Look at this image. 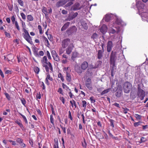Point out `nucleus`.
<instances>
[{
    "instance_id": "nucleus-39",
    "label": "nucleus",
    "mask_w": 148,
    "mask_h": 148,
    "mask_svg": "<svg viewBox=\"0 0 148 148\" xmlns=\"http://www.w3.org/2000/svg\"><path fill=\"white\" fill-rule=\"evenodd\" d=\"M63 2L62 1H58L56 4V6L57 7H59L60 6H61L64 3H62Z\"/></svg>"
},
{
    "instance_id": "nucleus-6",
    "label": "nucleus",
    "mask_w": 148,
    "mask_h": 148,
    "mask_svg": "<svg viewBox=\"0 0 148 148\" xmlns=\"http://www.w3.org/2000/svg\"><path fill=\"white\" fill-rule=\"evenodd\" d=\"M77 30L76 27L75 26H73L68 29L66 31V32L69 35H70L75 33Z\"/></svg>"
},
{
    "instance_id": "nucleus-23",
    "label": "nucleus",
    "mask_w": 148,
    "mask_h": 148,
    "mask_svg": "<svg viewBox=\"0 0 148 148\" xmlns=\"http://www.w3.org/2000/svg\"><path fill=\"white\" fill-rule=\"evenodd\" d=\"M111 88H109L106 89L105 90L102 91L101 93V95H103L107 93L108 92L111 90Z\"/></svg>"
},
{
    "instance_id": "nucleus-13",
    "label": "nucleus",
    "mask_w": 148,
    "mask_h": 148,
    "mask_svg": "<svg viewBox=\"0 0 148 148\" xmlns=\"http://www.w3.org/2000/svg\"><path fill=\"white\" fill-rule=\"evenodd\" d=\"M107 26L105 25H103L101 27L100 29V31L103 34H104L107 32Z\"/></svg>"
},
{
    "instance_id": "nucleus-24",
    "label": "nucleus",
    "mask_w": 148,
    "mask_h": 148,
    "mask_svg": "<svg viewBox=\"0 0 148 148\" xmlns=\"http://www.w3.org/2000/svg\"><path fill=\"white\" fill-rule=\"evenodd\" d=\"M98 37L99 36L97 33H94L91 36V38L93 40H95L97 39L98 38Z\"/></svg>"
},
{
    "instance_id": "nucleus-59",
    "label": "nucleus",
    "mask_w": 148,
    "mask_h": 148,
    "mask_svg": "<svg viewBox=\"0 0 148 148\" xmlns=\"http://www.w3.org/2000/svg\"><path fill=\"white\" fill-rule=\"evenodd\" d=\"M90 99L92 103H94L95 101V100L94 99V97L92 96L90 97Z\"/></svg>"
},
{
    "instance_id": "nucleus-33",
    "label": "nucleus",
    "mask_w": 148,
    "mask_h": 148,
    "mask_svg": "<svg viewBox=\"0 0 148 148\" xmlns=\"http://www.w3.org/2000/svg\"><path fill=\"white\" fill-rule=\"evenodd\" d=\"M54 59L56 61L59 62L60 61V58L58 54L53 57Z\"/></svg>"
},
{
    "instance_id": "nucleus-7",
    "label": "nucleus",
    "mask_w": 148,
    "mask_h": 148,
    "mask_svg": "<svg viewBox=\"0 0 148 148\" xmlns=\"http://www.w3.org/2000/svg\"><path fill=\"white\" fill-rule=\"evenodd\" d=\"M74 47V46L73 43H71L66 49V53L68 55L70 54Z\"/></svg>"
},
{
    "instance_id": "nucleus-54",
    "label": "nucleus",
    "mask_w": 148,
    "mask_h": 148,
    "mask_svg": "<svg viewBox=\"0 0 148 148\" xmlns=\"http://www.w3.org/2000/svg\"><path fill=\"white\" fill-rule=\"evenodd\" d=\"M50 121L51 123L52 124H54V122H53V116L51 114L50 115Z\"/></svg>"
},
{
    "instance_id": "nucleus-49",
    "label": "nucleus",
    "mask_w": 148,
    "mask_h": 148,
    "mask_svg": "<svg viewBox=\"0 0 148 148\" xmlns=\"http://www.w3.org/2000/svg\"><path fill=\"white\" fill-rule=\"evenodd\" d=\"M15 25L16 26V27L17 29L18 30H20V28L19 27V25H18V23L16 21H15Z\"/></svg>"
},
{
    "instance_id": "nucleus-46",
    "label": "nucleus",
    "mask_w": 148,
    "mask_h": 148,
    "mask_svg": "<svg viewBox=\"0 0 148 148\" xmlns=\"http://www.w3.org/2000/svg\"><path fill=\"white\" fill-rule=\"evenodd\" d=\"M18 2L21 6H23V2L22 0H18Z\"/></svg>"
},
{
    "instance_id": "nucleus-44",
    "label": "nucleus",
    "mask_w": 148,
    "mask_h": 148,
    "mask_svg": "<svg viewBox=\"0 0 148 148\" xmlns=\"http://www.w3.org/2000/svg\"><path fill=\"white\" fill-rule=\"evenodd\" d=\"M109 121L110 122V125L112 127H114V121L112 119H110L109 120Z\"/></svg>"
},
{
    "instance_id": "nucleus-34",
    "label": "nucleus",
    "mask_w": 148,
    "mask_h": 148,
    "mask_svg": "<svg viewBox=\"0 0 148 148\" xmlns=\"http://www.w3.org/2000/svg\"><path fill=\"white\" fill-rule=\"evenodd\" d=\"M142 123H144L143 122L139 121L138 122L135 123H134V125L135 127H136L139 125H140Z\"/></svg>"
},
{
    "instance_id": "nucleus-36",
    "label": "nucleus",
    "mask_w": 148,
    "mask_h": 148,
    "mask_svg": "<svg viewBox=\"0 0 148 148\" xmlns=\"http://www.w3.org/2000/svg\"><path fill=\"white\" fill-rule=\"evenodd\" d=\"M27 18L29 21H32L33 20V16L31 15H29L27 16Z\"/></svg>"
},
{
    "instance_id": "nucleus-21",
    "label": "nucleus",
    "mask_w": 148,
    "mask_h": 148,
    "mask_svg": "<svg viewBox=\"0 0 148 148\" xmlns=\"http://www.w3.org/2000/svg\"><path fill=\"white\" fill-rule=\"evenodd\" d=\"M81 24L85 29L87 30L88 29V27L87 25V24L84 22V21H82L81 22Z\"/></svg>"
},
{
    "instance_id": "nucleus-25",
    "label": "nucleus",
    "mask_w": 148,
    "mask_h": 148,
    "mask_svg": "<svg viewBox=\"0 0 148 148\" xmlns=\"http://www.w3.org/2000/svg\"><path fill=\"white\" fill-rule=\"evenodd\" d=\"M41 62L42 64H46L48 63L47 62V57L46 56H44L42 58V60H41Z\"/></svg>"
},
{
    "instance_id": "nucleus-9",
    "label": "nucleus",
    "mask_w": 148,
    "mask_h": 148,
    "mask_svg": "<svg viewBox=\"0 0 148 148\" xmlns=\"http://www.w3.org/2000/svg\"><path fill=\"white\" fill-rule=\"evenodd\" d=\"M136 6L138 10L144 9L145 5L141 1H136Z\"/></svg>"
},
{
    "instance_id": "nucleus-38",
    "label": "nucleus",
    "mask_w": 148,
    "mask_h": 148,
    "mask_svg": "<svg viewBox=\"0 0 148 148\" xmlns=\"http://www.w3.org/2000/svg\"><path fill=\"white\" fill-rule=\"evenodd\" d=\"M19 114L22 116L23 117V119H24L25 123L27 124L28 123L27 121V119L25 117V116L23 115L21 113H19Z\"/></svg>"
},
{
    "instance_id": "nucleus-63",
    "label": "nucleus",
    "mask_w": 148,
    "mask_h": 148,
    "mask_svg": "<svg viewBox=\"0 0 148 148\" xmlns=\"http://www.w3.org/2000/svg\"><path fill=\"white\" fill-rule=\"evenodd\" d=\"M115 22L118 25H120L121 23V21L118 19H116Z\"/></svg>"
},
{
    "instance_id": "nucleus-42",
    "label": "nucleus",
    "mask_w": 148,
    "mask_h": 148,
    "mask_svg": "<svg viewBox=\"0 0 148 148\" xmlns=\"http://www.w3.org/2000/svg\"><path fill=\"white\" fill-rule=\"evenodd\" d=\"M58 77L59 78H60L62 82H63L64 79L63 76L62 75L61 73H60L58 75Z\"/></svg>"
},
{
    "instance_id": "nucleus-58",
    "label": "nucleus",
    "mask_w": 148,
    "mask_h": 148,
    "mask_svg": "<svg viewBox=\"0 0 148 148\" xmlns=\"http://www.w3.org/2000/svg\"><path fill=\"white\" fill-rule=\"evenodd\" d=\"M21 15L23 19L25 20L26 19V16L23 13H21Z\"/></svg>"
},
{
    "instance_id": "nucleus-26",
    "label": "nucleus",
    "mask_w": 148,
    "mask_h": 148,
    "mask_svg": "<svg viewBox=\"0 0 148 148\" xmlns=\"http://www.w3.org/2000/svg\"><path fill=\"white\" fill-rule=\"evenodd\" d=\"M15 123L17 124L21 128L22 130H23V129L24 128V127L22 124L21 122L20 121H15Z\"/></svg>"
},
{
    "instance_id": "nucleus-61",
    "label": "nucleus",
    "mask_w": 148,
    "mask_h": 148,
    "mask_svg": "<svg viewBox=\"0 0 148 148\" xmlns=\"http://www.w3.org/2000/svg\"><path fill=\"white\" fill-rule=\"evenodd\" d=\"M82 106L83 107H85L86 106V102L85 101H82Z\"/></svg>"
},
{
    "instance_id": "nucleus-50",
    "label": "nucleus",
    "mask_w": 148,
    "mask_h": 148,
    "mask_svg": "<svg viewBox=\"0 0 148 148\" xmlns=\"http://www.w3.org/2000/svg\"><path fill=\"white\" fill-rule=\"evenodd\" d=\"M16 140L17 142L19 143V144L23 141V140L20 138H17Z\"/></svg>"
},
{
    "instance_id": "nucleus-16",
    "label": "nucleus",
    "mask_w": 148,
    "mask_h": 148,
    "mask_svg": "<svg viewBox=\"0 0 148 148\" xmlns=\"http://www.w3.org/2000/svg\"><path fill=\"white\" fill-rule=\"evenodd\" d=\"M38 49L36 47H34L32 48V51L34 55L37 57H39V56L38 53Z\"/></svg>"
},
{
    "instance_id": "nucleus-47",
    "label": "nucleus",
    "mask_w": 148,
    "mask_h": 148,
    "mask_svg": "<svg viewBox=\"0 0 148 148\" xmlns=\"http://www.w3.org/2000/svg\"><path fill=\"white\" fill-rule=\"evenodd\" d=\"M22 103L24 106L26 103V101L23 98H22L21 99Z\"/></svg>"
},
{
    "instance_id": "nucleus-43",
    "label": "nucleus",
    "mask_w": 148,
    "mask_h": 148,
    "mask_svg": "<svg viewBox=\"0 0 148 148\" xmlns=\"http://www.w3.org/2000/svg\"><path fill=\"white\" fill-rule=\"evenodd\" d=\"M4 94L8 99L10 100V97L9 94L5 92L4 93Z\"/></svg>"
},
{
    "instance_id": "nucleus-29",
    "label": "nucleus",
    "mask_w": 148,
    "mask_h": 148,
    "mask_svg": "<svg viewBox=\"0 0 148 148\" xmlns=\"http://www.w3.org/2000/svg\"><path fill=\"white\" fill-rule=\"evenodd\" d=\"M78 55V54L77 52H74L73 53L71 58H72L73 61L74 60V58L77 57Z\"/></svg>"
},
{
    "instance_id": "nucleus-28",
    "label": "nucleus",
    "mask_w": 148,
    "mask_h": 148,
    "mask_svg": "<svg viewBox=\"0 0 148 148\" xmlns=\"http://www.w3.org/2000/svg\"><path fill=\"white\" fill-rule=\"evenodd\" d=\"M66 80L68 82H70L71 80V75L67 72L66 73Z\"/></svg>"
},
{
    "instance_id": "nucleus-56",
    "label": "nucleus",
    "mask_w": 148,
    "mask_h": 148,
    "mask_svg": "<svg viewBox=\"0 0 148 148\" xmlns=\"http://www.w3.org/2000/svg\"><path fill=\"white\" fill-rule=\"evenodd\" d=\"M60 100L62 101L63 104H64L65 103V99L63 97H60Z\"/></svg>"
},
{
    "instance_id": "nucleus-17",
    "label": "nucleus",
    "mask_w": 148,
    "mask_h": 148,
    "mask_svg": "<svg viewBox=\"0 0 148 148\" xmlns=\"http://www.w3.org/2000/svg\"><path fill=\"white\" fill-rule=\"evenodd\" d=\"M104 52L103 51H102L101 50H99L98 51L97 53V58L99 59H101L103 56V54Z\"/></svg>"
},
{
    "instance_id": "nucleus-15",
    "label": "nucleus",
    "mask_w": 148,
    "mask_h": 148,
    "mask_svg": "<svg viewBox=\"0 0 148 148\" xmlns=\"http://www.w3.org/2000/svg\"><path fill=\"white\" fill-rule=\"evenodd\" d=\"M88 66V64L86 61L84 62L82 64L81 67L82 69L84 70L86 69Z\"/></svg>"
},
{
    "instance_id": "nucleus-53",
    "label": "nucleus",
    "mask_w": 148,
    "mask_h": 148,
    "mask_svg": "<svg viewBox=\"0 0 148 148\" xmlns=\"http://www.w3.org/2000/svg\"><path fill=\"white\" fill-rule=\"evenodd\" d=\"M58 92L60 94H62V95H63L62 90L61 88H58Z\"/></svg>"
},
{
    "instance_id": "nucleus-62",
    "label": "nucleus",
    "mask_w": 148,
    "mask_h": 148,
    "mask_svg": "<svg viewBox=\"0 0 148 148\" xmlns=\"http://www.w3.org/2000/svg\"><path fill=\"white\" fill-rule=\"evenodd\" d=\"M47 77L46 78H47V79H49L51 81H52L53 79L52 77H50V75L48 73L47 74Z\"/></svg>"
},
{
    "instance_id": "nucleus-14",
    "label": "nucleus",
    "mask_w": 148,
    "mask_h": 148,
    "mask_svg": "<svg viewBox=\"0 0 148 148\" xmlns=\"http://www.w3.org/2000/svg\"><path fill=\"white\" fill-rule=\"evenodd\" d=\"M75 71L78 73H81L82 72V69L78 65H76L74 67Z\"/></svg>"
},
{
    "instance_id": "nucleus-37",
    "label": "nucleus",
    "mask_w": 148,
    "mask_h": 148,
    "mask_svg": "<svg viewBox=\"0 0 148 148\" xmlns=\"http://www.w3.org/2000/svg\"><path fill=\"white\" fill-rule=\"evenodd\" d=\"M122 92V89H118V91L117 92V94L116 95L117 97H119L120 95Z\"/></svg>"
},
{
    "instance_id": "nucleus-32",
    "label": "nucleus",
    "mask_w": 148,
    "mask_h": 148,
    "mask_svg": "<svg viewBox=\"0 0 148 148\" xmlns=\"http://www.w3.org/2000/svg\"><path fill=\"white\" fill-rule=\"evenodd\" d=\"M55 144L53 148H59L58 146V142L57 139L56 140V139H54Z\"/></svg>"
},
{
    "instance_id": "nucleus-45",
    "label": "nucleus",
    "mask_w": 148,
    "mask_h": 148,
    "mask_svg": "<svg viewBox=\"0 0 148 148\" xmlns=\"http://www.w3.org/2000/svg\"><path fill=\"white\" fill-rule=\"evenodd\" d=\"M38 29L39 30V32L40 34H42L43 32L42 30L41 26L40 25H38Z\"/></svg>"
},
{
    "instance_id": "nucleus-3",
    "label": "nucleus",
    "mask_w": 148,
    "mask_h": 148,
    "mask_svg": "<svg viewBox=\"0 0 148 148\" xmlns=\"http://www.w3.org/2000/svg\"><path fill=\"white\" fill-rule=\"evenodd\" d=\"M42 66L43 67H45L46 72L48 73L49 71V69L51 70V72H53V69L52 65L51 63L49 62H48L46 64H43Z\"/></svg>"
},
{
    "instance_id": "nucleus-55",
    "label": "nucleus",
    "mask_w": 148,
    "mask_h": 148,
    "mask_svg": "<svg viewBox=\"0 0 148 148\" xmlns=\"http://www.w3.org/2000/svg\"><path fill=\"white\" fill-rule=\"evenodd\" d=\"M4 30L5 31L4 33H5V35L6 37H8L9 38H10V34L7 32L5 30Z\"/></svg>"
},
{
    "instance_id": "nucleus-51",
    "label": "nucleus",
    "mask_w": 148,
    "mask_h": 148,
    "mask_svg": "<svg viewBox=\"0 0 148 148\" xmlns=\"http://www.w3.org/2000/svg\"><path fill=\"white\" fill-rule=\"evenodd\" d=\"M135 117L137 119H140L141 118V116L138 115V114H135Z\"/></svg>"
},
{
    "instance_id": "nucleus-41",
    "label": "nucleus",
    "mask_w": 148,
    "mask_h": 148,
    "mask_svg": "<svg viewBox=\"0 0 148 148\" xmlns=\"http://www.w3.org/2000/svg\"><path fill=\"white\" fill-rule=\"evenodd\" d=\"M102 63V61H97V62L96 63V65H97L96 67L97 68L99 66H100L101 65Z\"/></svg>"
},
{
    "instance_id": "nucleus-4",
    "label": "nucleus",
    "mask_w": 148,
    "mask_h": 148,
    "mask_svg": "<svg viewBox=\"0 0 148 148\" xmlns=\"http://www.w3.org/2000/svg\"><path fill=\"white\" fill-rule=\"evenodd\" d=\"M138 97L141 100H143L145 96V92L142 89H141L140 86L138 87Z\"/></svg>"
},
{
    "instance_id": "nucleus-40",
    "label": "nucleus",
    "mask_w": 148,
    "mask_h": 148,
    "mask_svg": "<svg viewBox=\"0 0 148 148\" xmlns=\"http://www.w3.org/2000/svg\"><path fill=\"white\" fill-rule=\"evenodd\" d=\"M82 145L83 147L86 148L87 144L85 139H84V142H82Z\"/></svg>"
},
{
    "instance_id": "nucleus-31",
    "label": "nucleus",
    "mask_w": 148,
    "mask_h": 148,
    "mask_svg": "<svg viewBox=\"0 0 148 148\" xmlns=\"http://www.w3.org/2000/svg\"><path fill=\"white\" fill-rule=\"evenodd\" d=\"M70 103L71 104V105L72 107H73V105H74L75 108H76L77 107L76 103L75 101L73 100L72 101H70Z\"/></svg>"
},
{
    "instance_id": "nucleus-1",
    "label": "nucleus",
    "mask_w": 148,
    "mask_h": 148,
    "mask_svg": "<svg viewBox=\"0 0 148 148\" xmlns=\"http://www.w3.org/2000/svg\"><path fill=\"white\" fill-rule=\"evenodd\" d=\"M116 60V53L112 51L110 56V64L113 69L115 66V62Z\"/></svg>"
},
{
    "instance_id": "nucleus-8",
    "label": "nucleus",
    "mask_w": 148,
    "mask_h": 148,
    "mask_svg": "<svg viewBox=\"0 0 148 148\" xmlns=\"http://www.w3.org/2000/svg\"><path fill=\"white\" fill-rule=\"evenodd\" d=\"M85 85L90 90H92V86L91 81L90 78H88L87 79L85 82Z\"/></svg>"
},
{
    "instance_id": "nucleus-60",
    "label": "nucleus",
    "mask_w": 148,
    "mask_h": 148,
    "mask_svg": "<svg viewBox=\"0 0 148 148\" xmlns=\"http://www.w3.org/2000/svg\"><path fill=\"white\" fill-rule=\"evenodd\" d=\"M51 54H52V57H53V56H55V55H56L57 54L56 53V51L54 50H53L51 51Z\"/></svg>"
},
{
    "instance_id": "nucleus-11",
    "label": "nucleus",
    "mask_w": 148,
    "mask_h": 148,
    "mask_svg": "<svg viewBox=\"0 0 148 148\" xmlns=\"http://www.w3.org/2000/svg\"><path fill=\"white\" fill-rule=\"evenodd\" d=\"M81 8L80 7L79 3H75L71 7V10H80Z\"/></svg>"
},
{
    "instance_id": "nucleus-64",
    "label": "nucleus",
    "mask_w": 148,
    "mask_h": 148,
    "mask_svg": "<svg viewBox=\"0 0 148 148\" xmlns=\"http://www.w3.org/2000/svg\"><path fill=\"white\" fill-rule=\"evenodd\" d=\"M62 87L63 88H66L67 89H69V88L66 84L63 83L62 84Z\"/></svg>"
},
{
    "instance_id": "nucleus-27",
    "label": "nucleus",
    "mask_w": 148,
    "mask_h": 148,
    "mask_svg": "<svg viewBox=\"0 0 148 148\" xmlns=\"http://www.w3.org/2000/svg\"><path fill=\"white\" fill-rule=\"evenodd\" d=\"M110 16L109 15H106L105 18H104L105 21L106 22H108L110 20Z\"/></svg>"
},
{
    "instance_id": "nucleus-20",
    "label": "nucleus",
    "mask_w": 148,
    "mask_h": 148,
    "mask_svg": "<svg viewBox=\"0 0 148 148\" xmlns=\"http://www.w3.org/2000/svg\"><path fill=\"white\" fill-rule=\"evenodd\" d=\"M70 23L67 22L62 27L61 30V31H63L66 30L67 28L69 27Z\"/></svg>"
},
{
    "instance_id": "nucleus-18",
    "label": "nucleus",
    "mask_w": 148,
    "mask_h": 148,
    "mask_svg": "<svg viewBox=\"0 0 148 148\" xmlns=\"http://www.w3.org/2000/svg\"><path fill=\"white\" fill-rule=\"evenodd\" d=\"M14 58V55L12 54H9L7 56V59L8 61H12L13 59Z\"/></svg>"
},
{
    "instance_id": "nucleus-10",
    "label": "nucleus",
    "mask_w": 148,
    "mask_h": 148,
    "mask_svg": "<svg viewBox=\"0 0 148 148\" xmlns=\"http://www.w3.org/2000/svg\"><path fill=\"white\" fill-rule=\"evenodd\" d=\"M113 47V44L111 41H108L107 44V51L108 52L111 51Z\"/></svg>"
},
{
    "instance_id": "nucleus-57",
    "label": "nucleus",
    "mask_w": 148,
    "mask_h": 148,
    "mask_svg": "<svg viewBox=\"0 0 148 148\" xmlns=\"http://www.w3.org/2000/svg\"><path fill=\"white\" fill-rule=\"evenodd\" d=\"M46 53L49 59L50 60L51 59V57L49 52L47 51Z\"/></svg>"
},
{
    "instance_id": "nucleus-52",
    "label": "nucleus",
    "mask_w": 148,
    "mask_h": 148,
    "mask_svg": "<svg viewBox=\"0 0 148 148\" xmlns=\"http://www.w3.org/2000/svg\"><path fill=\"white\" fill-rule=\"evenodd\" d=\"M50 106H51V110L52 114H53L54 115H56V114H55V113L54 111V109H53V108L52 105L51 104L50 105Z\"/></svg>"
},
{
    "instance_id": "nucleus-12",
    "label": "nucleus",
    "mask_w": 148,
    "mask_h": 148,
    "mask_svg": "<svg viewBox=\"0 0 148 148\" xmlns=\"http://www.w3.org/2000/svg\"><path fill=\"white\" fill-rule=\"evenodd\" d=\"M23 36L25 39L29 43L31 44L32 43V41L31 38L29 34L27 35H24L23 34Z\"/></svg>"
},
{
    "instance_id": "nucleus-30",
    "label": "nucleus",
    "mask_w": 148,
    "mask_h": 148,
    "mask_svg": "<svg viewBox=\"0 0 148 148\" xmlns=\"http://www.w3.org/2000/svg\"><path fill=\"white\" fill-rule=\"evenodd\" d=\"M119 32V29H117L116 31L114 29H112L110 30V33L114 34L116 32L117 33H118Z\"/></svg>"
},
{
    "instance_id": "nucleus-48",
    "label": "nucleus",
    "mask_w": 148,
    "mask_h": 148,
    "mask_svg": "<svg viewBox=\"0 0 148 148\" xmlns=\"http://www.w3.org/2000/svg\"><path fill=\"white\" fill-rule=\"evenodd\" d=\"M42 12L45 14L47 13V9L45 7H43V8L42 9Z\"/></svg>"
},
{
    "instance_id": "nucleus-2",
    "label": "nucleus",
    "mask_w": 148,
    "mask_h": 148,
    "mask_svg": "<svg viewBox=\"0 0 148 148\" xmlns=\"http://www.w3.org/2000/svg\"><path fill=\"white\" fill-rule=\"evenodd\" d=\"M132 87V84L128 82H126L123 84V88L124 92L128 93Z\"/></svg>"
},
{
    "instance_id": "nucleus-19",
    "label": "nucleus",
    "mask_w": 148,
    "mask_h": 148,
    "mask_svg": "<svg viewBox=\"0 0 148 148\" xmlns=\"http://www.w3.org/2000/svg\"><path fill=\"white\" fill-rule=\"evenodd\" d=\"M78 13L77 12H75L74 13L73 15L69 16L67 18V20L70 21L73 20L74 18L76 17Z\"/></svg>"
},
{
    "instance_id": "nucleus-35",
    "label": "nucleus",
    "mask_w": 148,
    "mask_h": 148,
    "mask_svg": "<svg viewBox=\"0 0 148 148\" xmlns=\"http://www.w3.org/2000/svg\"><path fill=\"white\" fill-rule=\"evenodd\" d=\"M34 72L37 74H38L39 71V69L37 66H35L34 67Z\"/></svg>"
},
{
    "instance_id": "nucleus-22",
    "label": "nucleus",
    "mask_w": 148,
    "mask_h": 148,
    "mask_svg": "<svg viewBox=\"0 0 148 148\" xmlns=\"http://www.w3.org/2000/svg\"><path fill=\"white\" fill-rule=\"evenodd\" d=\"M74 1V0H68L69 2L65 5V7L67 8L72 5L73 3V1Z\"/></svg>"
},
{
    "instance_id": "nucleus-5",
    "label": "nucleus",
    "mask_w": 148,
    "mask_h": 148,
    "mask_svg": "<svg viewBox=\"0 0 148 148\" xmlns=\"http://www.w3.org/2000/svg\"><path fill=\"white\" fill-rule=\"evenodd\" d=\"M71 43L70 39L66 38L64 39L62 42V46L63 48H65Z\"/></svg>"
}]
</instances>
